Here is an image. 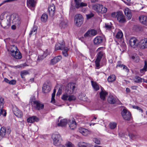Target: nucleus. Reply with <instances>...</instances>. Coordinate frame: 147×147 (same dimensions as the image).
Segmentation results:
<instances>
[{
    "label": "nucleus",
    "instance_id": "nucleus-27",
    "mask_svg": "<svg viewBox=\"0 0 147 147\" xmlns=\"http://www.w3.org/2000/svg\"><path fill=\"white\" fill-rule=\"evenodd\" d=\"M67 123V120L65 119H63L60 120L59 122L58 123V125L59 126L63 127L65 126Z\"/></svg>",
    "mask_w": 147,
    "mask_h": 147
},
{
    "label": "nucleus",
    "instance_id": "nucleus-59",
    "mask_svg": "<svg viewBox=\"0 0 147 147\" xmlns=\"http://www.w3.org/2000/svg\"><path fill=\"white\" fill-rule=\"evenodd\" d=\"M138 86H132L131 87V88L133 90H136Z\"/></svg>",
    "mask_w": 147,
    "mask_h": 147
},
{
    "label": "nucleus",
    "instance_id": "nucleus-38",
    "mask_svg": "<svg viewBox=\"0 0 147 147\" xmlns=\"http://www.w3.org/2000/svg\"><path fill=\"white\" fill-rule=\"evenodd\" d=\"M48 18L47 15L46 13H43L41 17V21L42 22H45L47 20Z\"/></svg>",
    "mask_w": 147,
    "mask_h": 147
},
{
    "label": "nucleus",
    "instance_id": "nucleus-49",
    "mask_svg": "<svg viewBox=\"0 0 147 147\" xmlns=\"http://www.w3.org/2000/svg\"><path fill=\"white\" fill-rule=\"evenodd\" d=\"M121 61H118L117 62V65L116 67L117 68L119 67L121 68H123L124 65L121 64Z\"/></svg>",
    "mask_w": 147,
    "mask_h": 147
},
{
    "label": "nucleus",
    "instance_id": "nucleus-11",
    "mask_svg": "<svg viewBox=\"0 0 147 147\" xmlns=\"http://www.w3.org/2000/svg\"><path fill=\"white\" fill-rule=\"evenodd\" d=\"M104 40V38L101 36H97L94 39V44L98 45L102 43Z\"/></svg>",
    "mask_w": 147,
    "mask_h": 147
},
{
    "label": "nucleus",
    "instance_id": "nucleus-13",
    "mask_svg": "<svg viewBox=\"0 0 147 147\" xmlns=\"http://www.w3.org/2000/svg\"><path fill=\"white\" fill-rule=\"evenodd\" d=\"M67 123L71 129H73L76 127V123L75 119L73 117L69 119Z\"/></svg>",
    "mask_w": 147,
    "mask_h": 147
},
{
    "label": "nucleus",
    "instance_id": "nucleus-15",
    "mask_svg": "<svg viewBox=\"0 0 147 147\" xmlns=\"http://www.w3.org/2000/svg\"><path fill=\"white\" fill-rule=\"evenodd\" d=\"M36 3V0H28V7L31 10H34Z\"/></svg>",
    "mask_w": 147,
    "mask_h": 147
},
{
    "label": "nucleus",
    "instance_id": "nucleus-51",
    "mask_svg": "<svg viewBox=\"0 0 147 147\" xmlns=\"http://www.w3.org/2000/svg\"><path fill=\"white\" fill-rule=\"evenodd\" d=\"M27 65L26 63H25L23 64L20 65H18L16 66V67L17 68H19L21 67H24L25 66H27Z\"/></svg>",
    "mask_w": 147,
    "mask_h": 147
},
{
    "label": "nucleus",
    "instance_id": "nucleus-40",
    "mask_svg": "<svg viewBox=\"0 0 147 147\" xmlns=\"http://www.w3.org/2000/svg\"><path fill=\"white\" fill-rule=\"evenodd\" d=\"M143 79H142L139 76H136L134 78V80L135 82L137 83H140L142 82V80H143Z\"/></svg>",
    "mask_w": 147,
    "mask_h": 147
},
{
    "label": "nucleus",
    "instance_id": "nucleus-10",
    "mask_svg": "<svg viewBox=\"0 0 147 147\" xmlns=\"http://www.w3.org/2000/svg\"><path fill=\"white\" fill-rule=\"evenodd\" d=\"M129 42L130 45L133 48H135L139 45L138 41L135 38H131L129 40Z\"/></svg>",
    "mask_w": 147,
    "mask_h": 147
},
{
    "label": "nucleus",
    "instance_id": "nucleus-26",
    "mask_svg": "<svg viewBox=\"0 0 147 147\" xmlns=\"http://www.w3.org/2000/svg\"><path fill=\"white\" fill-rule=\"evenodd\" d=\"M65 47V45L64 43H62L61 44L59 43H57L55 46V50H63Z\"/></svg>",
    "mask_w": 147,
    "mask_h": 147
},
{
    "label": "nucleus",
    "instance_id": "nucleus-33",
    "mask_svg": "<svg viewBox=\"0 0 147 147\" xmlns=\"http://www.w3.org/2000/svg\"><path fill=\"white\" fill-rule=\"evenodd\" d=\"M107 92L105 91L102 90L100 93V96L101 99L103 100H105V97L107 94Z\"/></svg>",
    "mask_w": 147,
    "mask_h": 147
},
{
    "label": "nucleus",
    "instance_id": "nucleus-37",
    "mask_svg": "<svg viewBox=\"0 0 147 147\" xmlns=\"http://www.w3.org/2000/svg\"><path fill=\"white\" fill-rule=\"evenodd\" d=\"M91 82L92 86L95 90L97 91L99 89V86L96 82L91 81Z\"/></svg>",
    "mask_w": 147,
    "mask_h": 147
},
{
    "label": "nucleus",
    "instance_id": "nucleus-52",
    "mask_svg": "<svg viewBox=\"0 0 147 147\" xmlns=\"http://www.w3.org/2000/svg\"><path fill=\"white\" fill-rule=\"evenodd\" d=\"M83 143H85L83 142H79L78 144V147H87L86 146L83 144Z\"/></svg>",
    "mask_w": 147,
    "mask_h": 147
},
{
    "label": "nucleus",
    "instance_id": "nucleus-6",
    "mask_svg": "<svg viewBox=\"0 0 147 147\" xmlns=\"http://www.w3.org/2000/svg\"><path fill=\"white\" fill-rule=\"evenodd\" d=\"M32 99H30V102H31L34 106L36 109L38 110H40L42 109L44 107V105L40 103L39 101L37 100H34L32 101Z\"/></svg>",
    "mask_w": 147,
    "mask_h": 147
},
{
    "label": "nucleus",
    "instance_id": "nucleus-18",
    "mask_svg": "<svg viewBox=\"0 0 147 147\" xmlns=\"http://www.w3.org/2000/svg\"><path fill=\"white\" fill-rule=\"evenodd\" d=\"M61 59V56L59 55L56 57L51 60L50 64L51 65H53L59 62Z\"/></svg>",
    "mask_w": 147,
    "mask_h": 147
},
{
    "label": "nucleus",
    "instance_id": "nucleus-36",
    "mask_svg": "<svg viewBox=\"0 0 147 147\" xmlns=\"http://www.w3.org/2000/svg\"><path fill=\"white\" fill-rule=\"evenodd\" d=\"M36 56V55L33 53L31 51H30L29 52V59L30 60L29 62L31 63L32 61L34 59V58Z\"/></svg>",
    "mask_w": 147,
    "mask_h": 147
},
{
    "label": "nucleus",
    "instance_id": "nucleus-23",
    "mask_svg": "<svg viewBox=\"0 0 147 147\" xmlns=\"http://www.w3.org/2000/svg\"><path fill=\"white\" fill-rule=\"evenodd\" d=\"M18 50L17 47L14 45L10 46L9 48L7 49V50L10 52V53L11 55L16 52V51H18Z\"/></svg>",
    "mask_w": 147,
    "mask_h": 147
},
{
    "label": "nucleus",
    "instance_id": "nucleus-56",
    "mask_svg": "<svg viewBox=\"0 0 147 147\" xmlns=\"http://www.w3.org/2000/svg\"><path fill=\"white\" fill-rule=\"evenodd\" d=\"M16 81L15 80H9V84H10L14 85L16 84Z\"/></svg>",
    "mask_w": 147,
    "mask_h": 147
},
{
    "label": "nucleus",
    "instance_id": "nucleus-64",
    "mask_svg": "<svg viewBox=\"0 0 147 147\" xmlns=\"http://www.w3.org/2000/svg\"><path fill=\"white\" fill-rule=\"evenodd\" d=\"M11 132V130L10 128H8L7 130V133H8V134H9Z\"/></svg>",
    "mask_w": 147,
    "mask_h": 147
},
{
    "label": "nucleus",
    "instance_id": "nucleus-8",
    "mask_svg": "<svg viewBox=\"0 0 147 147\" xmlns=\"http://www.w3.org/2000/svg\"><path fill=\"white\" fill-rule=\"evenodd\" d=\"M104 54V53L102 51H100L97 54V58L95 61V63L96 66L98 69L99 68L100 63Z\"/></svg>",
    "mask_w": 147,
    "mask_h": 147
},
{
    "label": "nucleus",
    "instance_id": "nucleus-41",
    "mask_svg": "<svg viewBox=\"0 0 147 147\" xmlns=\"http://www.w3.org/2000/svg\"><path fill=\"white\" fill-rule=\"evenodd\" d=\"M101 5V7L100 9L99 10V13H106L107 11V8Z\"/></svg>",
    "mask_w": 147,
    "mask_h": 147
},
{
    "label": "nucleus",
    "instance_id": "nucleus-14",
    "mask_svg": "<svg viewBox=\"0 0 147 147\" xmlns=\"http://www.w3.org/2000/svg\"><path fill=\"white\" fill-rule=\"evenodd\" d=\"M139 45L140 48L144 49L147 47V38H145L141 40L139 43Z\"/></svg>",
    "mask_w": 147,
    "mask_h": 147
},
{
    "label": "nucleus",
    "instance_id": "nucleus-3",
    "mask_svg": "<svg viewBox=\"0 0 147 147\" xmlns=\"http://www.w3.org/2000/svg\"><path fill=\"white\" fill-rule=\"evenodd\" d=\"M116 18L117 21L121 24H124L126 22V20L125 16H124L122 12L119 11L116 12Z\"/></svg>",
    "mask_w": 147,
    "mask_h": 147
},
{
    "label": "nucleus",
    "instance_id": "nucleus-31",
    "mask_svg": "<svg viewBox=\"0 0 147 147\" xmlns=\"http://www.w3.org/2000/svg\"><path fill=\"white\" fill-rule=\"evenodd\" d=\"M80 132L84 136H87L89 134L88 131L85 128H81L79 129Z\"/></svg>",
    "mask_w": 147,
    "mask_h": 147
},
{
    "label": "nucleus",
    "instance_id": "nucleus-32",
    "mask_svg": "<svg viewBox=\"0 0 147 147\" xmlns=\"http://www.w3.org/2000/svg\"><path fill=\"white\" fill-rule=\"evenodd\" d=\"M130 58L132 59V60L135 62L138 63L139 61V57L136 54H135L134 55L131 56Z\"/></svg>",
    "mask_w": 147,
    "mask_h": 147
},
{
    "label": "nucleus",
    "instance_id": "nucleus-34",
    "mask_svg": "<svg viewBox=\"0 0 147 147\" xmlns=\"http://www.w3.org/2000/svg\"><path fill=\"white\" fill-rule=\"evenodd\" d=\"M116 80V76L114 75H111L107 78L109 82H111L115 81Z\"/></svg>",
    "mask_w": 147,
    "mask_h": 147
},
{
    "label": "nucleus",
    "instance_id": "nucleus-62",
    "mask_svg": "<svg viewBox=\"0 0 147 147\" xmlns=\"http://www.w3.org/2000/svg\"><path fill=\"white\" fill-rule=\"evenodd\" d=\"M4 80L6 82L9 84V80H8L7 78H5L4 79Z\"/></svg>",
    "mask_w": 147,
    "mask_h": 147
},
{
    "label": "nucleus",
    "instance_id": "nucleus-20",
    "mask_svg": "<svg viewBox=\"0 0 147 147\" xmlns=\"http://www.w3.org/2000/svg\"><path fill=\"white\" fill-rule=\"evenodd\" d=\"M75 7L77 8H78L80 7L83 6H86L87 4L83 2H81L80 0H75Z\"/></svg>",
    "mask_w": 147,
    "mask_h": 147
},
{
    "label": "nucleus",
    "instance_id": "nucleus-45",
    "mask_svg": "<svg viewBox=\"0 0 147 147\" xmlns=\"http://www.w3.org/2000/svg\"><path fill=\"white\" fill-rule=\"evenodd\" d=\"M28 74V71L26 70H23L21 71L20 75L22 78H24L25 76Z\"/></svg>",
    "mask_w": 147,
    "mask_h": 147
},
{
    "label": "nucleus",
    "instance_id": "nucleus-30",
    "mask_svg": "<svg viewBox=\"0 0 147 147\" xmlns=\"http://www.w3.org/2000/svg\"><path fill=\"white\" fill-rule=\"evenodd\" d=\"M101 6V5L96 3L93 5L92 7L94 10L99 13V10L100 9Z\"/></svg>",
    "mask_w": 147,
    "mask_h": 147
},
{
    "label": "nucleus",
    "instance_id": "nucleus-35",
    "mask_svg": "<svg viewBox=\"0 0 147 147\" xmlns=\"http://www.w3.org/2000/svg\"><path fill=\"white\" fill-rule=\"evenodd\" d=\"M107 100L108 102L112 104L115 103V99L112 96H110L108 97Z\"/></svg>",
    "mask_w": 147,
    "mask_h": 147
},
{
    "label": "nucleus",
    "instance_id": "nucleus-55",
    "mask_svg": "<svg viewBox=\"0 0 147 147\" xmlns=\"http://www.w3.org/2000/svg\"><path fill=\"white\" fill-rule=\"evenodd\" d=\"M123 70H125L126 72H128L129 71V69H128L127 67L125 65H124L123 67Z\"/></svg>",
    "mask_w": 147,
    "mask_h": 147
},
{
    "label": "nucleus",
    "instance_id": "nucleus-44",
    "mask_svg": "<svg viewBox=\"0 0 147 147\" xmlns=\"http://www.w3.org/2000/svg\"><path fill=\"white\" fill-rule=\"evenodd\" d=\"M63 50V51L62 53L63 55L65 57L67 56L68 54H67V52L69 50V49H68V48L67 47H65Z\"/></svg>",
    "mask_w": 147,
    "mask_h": 147
},
{
    "label": "nucleus",
    "instance_id": "nucleus-22",
    "mask_svg": "<svg viewBox=\"0 0 147 147\" xmlns=\"http://www.w3.org/2000/svg\"><path fill=\"white\" fill-rule=\"evenodd\" d=\"M139 20L142 24L146 26L147 24V16H139Z\"/></svg>",
    "mask_w": 147,
    "mask_h": 147
},
{
    "label": "nucleus",
    "instance_id": "nucleus-58",
    "mask_svg": "<svg viewBox=\"0 0 147 147\" xmlns=\"http://www.w3.org/2000/svg\"><path fill=\"white\" fill-rule=\"evenodd\" d=\"M105 26L106 28L107 29H110L111 28V26L110 25H108L107 24H105Z\"/></svg>",
    "mask_w": 147,
    "mask_h": 147
},
{
    "label": "nucleus",
    "instance_id": "nucleus-17",
    "mask_svg": "<svg viewBox=\"0 0 147 147\" xmlns=\"http://www.w3.org/2000/svg\"><path fill=\"white\" fill-rule=\"evenodd\" d=\"M97 34V31L93 29H92L87 31L84 34V36L85 37H88L91 36H95Z\"/></svg>",
    "mask_w": 147,
    "mask_h": 147
},
{
    "label": "nucleus",
    "instance_id": "nucleus-7",
    "mask_svg": "<svg viewBox=\"0 0 147 147\" xmlns=\"http://www.w3.org/2000/svg\"><path fill=\"white\" fill-rule=\"evenodd\" d=\"M4 103L3 98L0 96V116L2 115L3 116H5L7 114L6 111L3 109Z\"/></svg>",
    "mask_w": 147,
    "mask_h": 147
},
{
    "label": "nucleus",
    "instance_id": "nucleus-24",
    "mask_svg": "<svg viewBox=\"0 0 147 147\" xmlns=\"http://www.w3.org/2000/svg\"><path fill=\"white\" fill-rule=\"evenodd\" d=\"M51 90V88L50 86L44 84L43 85L42 88V92L45 93H47L49 92Z\"/></svg>",
    "mask_w": 147,
    "mask_h": 147
},
{
    "label": "nucleus",
    "instance_id": "nucleus-61",
    "mask_svg": "<svg viewBox=\"0 0 147 147\" xmlns=\"http://www.w3.org/2000/svg\"><path fill=\"white\" fill-rule=\"evenodd\" d=\"M116 13H115V12L111 14V16L113 18L116 17Z\"/></svg>",
    "mask_w": 147,
    "mask_h": 147
},
{
    "label": "nucleus",
    "instance_id": "nucleus-47",
    "mask_svg": "<svg viewBox=\"0 0 147 147\" xmlns=\"http://www.w3.org/2000/svg\"><path fill=\"white\" fill-rule=\"evenodd\" d=\"M4 19L3 15H1L0 16V24L1 26L3 28H5V26H3L2 24Z\"/></svg>",
    "mask_w": 147,
    "mask_h": 147
},
{
    "label": "nucleus",
    "instance_id": "nucleus-9",
    "mask_svg": "<svg viewBox=\"0 0 147 147\" xmlns=\"http://www.w3.org/2000/svg\"><path fill=\"white\" fill-rule=\"evenodd\" d=\"M121 114L124 119L127 120L130 119L131 117V113L126 109H123L121 112Z\"/></svg>",
    "mask_w": 147,
    "mask_h": 147
},
{
    "label": "nucleus",
    "instance_id": "nucleus-29",
    "mask_svg": "<svg viewBox=\"0 0 147 147\" xmlns=\"http://www.w3.org/2000/svg\"><path fill=\"white\" fill-rule=\"evenodd\" d=\"M39 120V119L35 116H33L28 118V122L33 123L35 121L38 122Z\"/></svg>",
    "mask_w": 147,
    "mask_h": 147
},
{
    "label": "nucleus",
    "instance_id": "nucleus-21",
    "mask_svg": "<svg viewBox=\"0 0 147 147\" xmlns=\"http://www.w3.org/2000/svg\"><path fill=\"white\" fill-rule=\"evenodd\" d=\"M124 13L128 20L131 19L132 15L131 10L128 8H126L124 10Z\"/></svg>",
    "mask_w": 147,
    "mask_h": 147
},
{
    "label": "nucleus",
    "instance_id": "nucleus-48",
    "mask_svg": "<svg viewBox=\"0 0 147 147\" xmlns=\"http://www.w3.org/2000/svg\"><path fill=\"white\" fill-rule=\"evenodd\" d=\"M133 108L134 109H135L138 110L141 113L143 112V110L140 107L136 106H133Z\"/></svg>",
    "mask_w": 147,
    "mask_h": 147
},
{
    "label": "nucleus",
    "instance_id": "nucleus-50",
    "mask_svg": "<svg viewBox=\"0 0 147 147\" xmlns=\"http://www.w3.org/2000/svg\"><path fill=\"white\" fill-rule=\"evenodd\" d=\"M94 143L96 144H100V140L97 138H95L93 140Z\"/></svg>",
    "mask_w": 147,
    "mask_h": 147
},
{
    "label": "nucleus",
    "instance_id": "nucleus-2",
    "mask_svg": "<svg viewBox=\"0 0 147 147\" xmlns=\"http://www.w3.org/2000/svg\"><path fill=\"white\" fill-rule=\"evenodd\" d=\"M52 138L55 145L58 146L60 144L62 139L59 134L58 133L53 134L52 135Z\"/></svg>",
    "mask_w": 147,
    "mask_h": 147
},
{
    "label": "nucleus",
    "instance_id": "nucleus-1",
    "mask_svg": "<svg viewBox=\"0 0 147 147\" xmlns=\"http://www.w3.org/2000/svg\"><path fill=\"white\" fill-rule=\"evenodd\" d=\"M76 88V84L72 83H70L67 84L66 87L65 93L63 94L61 98L63 100H68L71 101L75 100L76 99V97L72 94Z\"/></svg>",
    "mask_w": 147,
    "mask_h": 147
},
{
    "label": "nucleus",
    "instance_id": "nucleus-28",
    "mask_svg": "<svg viewBox=\"0 0 147 147\" xmlns=\"http://www.w3.org/2000/svg\"><path fill=\"white\" fill-rule=\"evenodd\" d=\"M6 129L4 127H2L0 131V140L4 137L5 135Z\"/></svg>",
    "mask_w": 147,
    "mask_h": 147
},
{
    "label": "nucleus",
    "instance_id": "nucleus-16",
    "mask_svg": "<svg viewBox=\"0 0 147 147\" xmlns=\"http://www.w3.org/2000/svg\"><path fill=\"white\" fill-rule=\"evenodd\" d=\"M48 10L49 15L53 16L55 14V7L54 4H52L49 7Z\"/></svg>",
    "mask_w": 147,
    "mask_h": 147
},
{
    "label": "nucleus",
    "instance_id": "nucleus-25",
    "mask_svg": "<svg viewBox=\"0 0 147 147\" xmlns=\"http://www.w3.org/2000/svg\"><path fill=\"white\" fill-rule=\"evenodd\" d=\"M11 55L16 59H21L22 57L21 54L19 51V50L16 51V52L12 54Z\"/></svg>",
    "mask_w": 147,
    "mask_h": 147
},
{
    "label": "nucleus",
    "instance_id": "nucleus-60",
    "mask_svg": "<svg viewBox=\"0 0 147 147\" xmlns=\"http://www.w3.org/2000/svg\"><path fill=\"white\" fill-rule=\"evenodd\" d=\"M51 102L54 104L55 103V97H51Z\"/></svg>",
    "mask_w": 147,
    "mask_h": 147
},
{
    "label": "nucleus",
    "instance_id": "nucleus-63",
    "mask_svg": "<svg viewBox=\"0 0 147 147\" xmlns=\"http://www.w3.org/2000/svg\"><path fill=\"white\" fill-rule=\"evenodd\" d=\"M17 26L16 25H13L11 26V28L13 30H15Z\"/></svg>",
    "mask_w": 147,
    "mask_h": 147
},
{
    "label": "nucleus",
    "instance_id": "nucleus-42",
    "mask_svg": "<svg viewBox=\"0 0 147 147\" xmlns=\"http://www.w3.org/2000/svg\"><path fill=\"white\" fill-rule=\"evenodd\" d=\"M37 27L36 26H34L33 27L32 30L31 31L30 33L29 34L30 36L33 33H34V34H35L37 32Z\"/></svg>",
    "mask_w": 147,
    "mask_h": 147
},
{
    "label": "nucleus",
    "instance_id": "nucleus-39",
    "mask_svg": "<svg viewBox=\"0 0 147 147\" xmlns=\"http://www.w3.org/2000/svg\"><path fill=\"white\" fill-rule=\"evenodd\" d=\"M117 125V123L115 122H111L109 124V127L111 129H115Z\"/></svg>",
    "mask_w": 147,
    "mask_h": 147
},
{
    "label": "nucleus",
    "instance_id": "nucleus-46",
    "mask_svg": "<svg viewBox=\"0 0 147 147\" xmlns=\"http://www.w3.org/2000/svg\"><path fill=\"white\" fill-rule=\"evenodd\" d=\"M147 71V62L146 60L144 61V65L143 68L140 70L141 72L146 71Z\"/></svg>",
    "mask_w": 147,
    "mask_h": 147
},
{
    "label": "nucleus",
    "instance_id": "nucleus-4",
    "mask_svg": "<svg viewBox=\"0 0 147 147\" xmlns=\"http://www.w3.org/2000/svg\"><path fill=\"white\" fill-rule=\"evenodd\" d=\"M11 19L12 20L13 23L18 27L21 22L19 16L18 15L13 14L11 16Z\"/></svg>",
    "mask_w": 147,
    "mask_h": 147
},
{
    "label": "nucleus",
    "instance_id": "nucleus-53",
    "mask_svg": "<svg viewBox=\"0 0 147 147\" xmlns=\"http://www.w3.org/2000/svg\"><path fill=\"white\" fill-rule=\"evenodd\" d=\"M67 147H75L74 145L70 142H68L67 144Z\"/></svg>",
    "mask_w": 147,
    "mask_h": 147
},
{
    "label": "nucleus",
    "instance_id": "nucleus-5",
    "mask_svg": "<svg viewBox=\"0 0 147 147\" xmlns=\"http://www.w3.org/2000/svg\"><path fill=\"white\" fill-rule=\"evenodd\" d=\"M83 22V18L81 15L78 14L75 16L74 22L76 26H80L82 24Z\"/></svg>",
    "mask_w": 147,
    "mask_h": 147
},
{
    "label": "nucleus",
    "instance_id": "nucleus-19",
    "mask_svg": "<svg viewBox=\"0 0 147 147\" xmlns=\"http://www.w3.org/2000/svg\"><path fill=\"white\" fill-rule=\"evenodd\" d=\"M67 26V20L62 19L59 21V26L61 29L65 28Z\"/></svg>",
    "mask_w": 147,
    "mask_h": 147
},
{
    "label": "nucleus",
    "instance_id": "nucleus-54",
    "mask_svg": "<svg viewBox=\"0 0 147 147\" xmlns=\"http://www.w3.org/2000/svg\"><path fill=\"white\" fill-rule=\"evenodd\" d=\"M86 16L87 19H89L92 17H93L94 14L92 13H91L90 14L86 15Z\"/></svg>",
    "mask_w": 147,
    "mask_h": 147
},
{
    "label": "nucleus",
    "instance_id": "nucleus-43",
    "mask_svg": "<svg viewBox=\"0 0 147 147\" xmlns=\"http://www.w3.org/2000/svg\"><path fill=\"white\" fill-rule=\"evenodd\" d=\"M123 33L121 31L118 32L115 36V37L117 39H121L123 36Z\"/></svg>",
    "mask_w": 147,
    "mask_h": 147
},
{
    "label": "nucleus",
    "instance_id": "nucleus-12",
    "mask_svg": "<svg viewBox=\"0 0 147 147\" xmlns=\"http://www.w3.org/2000/svg\"><path fill=\"white\" fill-rule=\"evenodd\" d=\"M12 111L14 114L18 117H21L22 116V112L16 107H13Z\"/></svg>",
    "mask_w": 147,
    "mask_h": 147
},
{
    "label": "nucleus",
    "instance_id": "nucleus-57",
    "mask_svg": "<svg viewBox=\"0 0 147 147\" xmlns=\"http://www.w3.org/2000/svg\"><path fill=\"white\" fill-rule=\"evenodd\" d=\"M45 57V56H44L43 55H39L38 56V59L40 60H41L43 59H44Z\"/></svg>",
    "mask_w": 147,
    "mask_h": 147
}]
</instances>
